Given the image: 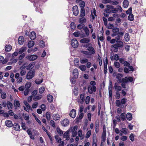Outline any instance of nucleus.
<instances>
[{
    "mask_svg": "<svg viewBox=\"0 0 146 146\" xmlns=\"http://www.w3.org/2000/svg\"><path fill=\"white\" fill-rule=\"evenodd\" d=\"M73 77H72L71 79L70 78V80L71 81V82H74L75 81V80L77 78L78 76V71L77 69H75L73 71Z\"/></svg>",
    "mask_w": 146,
    "mask_h": 146,
    "instance_id": "f257e3e1",
    "label": "nucleus"
},
{
    "mask_svg": "<svg viewBox=\"0 0 146 146\" xmlns=\"http://www.w3.org/2000/svg\"><path fill=\"white\" fill-rule=\"evenodd\" d=\"M96 83H90L91 85L92 86H89L88 87V91L89 93L92 94L93 92H95L96 90V86H94L96 84Z\"/></svg>",
    "mask_w": 146,
    "mask_h": 146,
    "instance_id": "f03ea898",
    "label": "nucleus"
},
{
    "mask_svg": "<svg viewBox=\"0 0 146 146\" xmlns=\"http://www.w3.org/2000/svg\"><path fill=\"white\" fill-rule=\"evenodd\" d=\"M46 77L43 74L41 73L39 74V76L37 80H36L35 82H45Z\"/></svg>",
    "mask_w": 146,
    "mask_h": 146,
    "instance_id": "7ed1b4c3",
    "label": "nucleus"
},
{
    "mask_svg": "<svg viewBox=\"0 0 146 146\" xmlns=\"http://www.w3.org/2000/svg\"><path fill=\"white\" fill-rule=\"evenodd\" d=\"M35 70H31L29 71L27 73L26 76V78L27 79H31L35 76Z\"/></svg>",
    "mask_w": 146,
    "mask_h": 146,
    "instance_id": "20e7f679",
    "label": "nucleus"
},
{
    "mask_svg": "<svg viewBox=\"0 0 146 146\" xmlns=\"http://www.w3.org/2000/svg\"><path fill=\"white\" fill-rule=\"evenodd\" d=\"M37 55H28L26 57V58L28 59L30 61H33L35 60L37 58Z\"/></svg>",
    "mask_w": 146,
    "mask_h": 146,
    "instance_id": "39448f33",
    "label": "nucleus"
},
{
    "mask_svg": "<svg viewBox=\"0 0 146 146\" xmlns=\"http://www.w3.org/2000/svg\"><path fill=\"white\" fill-rule=\"evenodd\" d=\"M123 44H119V43H116L115 44L112 45L111 47L114 48V51L117 52L118 50V47H122Z\"/></svg>",
    "mask_w": 146,
    "mask_h": 146,
    "instance_id": "423d86ee",
    "label": "nucleus"
},
{
    "mask_svg": "<svg viewBox=\"0 0 146 146\" xmlns=\"http://www.w3.org/2000/svg\"><path fill=\"white\" fill-rule=\"evenodd\" d=\"M71 44L74 48H77L78 45V42L77 40L75 38H73L71 41Z\"/></svg>",
    "mask_w": 146,
    "mask_h": 146,
    "instance_id": "0eeeda50",
    "label": "nucleus"
},
{
    "mask_svg": "<svg viewBox=\"0 0 146 146\" xmlns=\"http://www.w3.org/2000/svg\"><path fill=\"white\" fill-rule=\"evenodd\" d=\"M73 14L75 16H77L79 13L78 8L77 6H75L72 8Z\"/></svg>",
    "mask_w": 146,
    "mask_h": 146,
    "instance_id": "6e6552de",
    "label": "nucleus"
},
{
    "mask_svg": "<svg viewBox=\"0 0 146 146\" xmlns=\"http://www.w3.org/2000/svg\"><path fill=\"white\" fill-rule=\"evenodd\" d=\"M32 1L34 2V6L36 7V9H35V10L36 11L39 12L40 13H42L40 12V11H41V10H40V9L39 8V7L40 6V3H39V2H37L36 3H36H35V1H34V0H33L32 2Z\"/></svg>",
    "mask_w": 146,
    "mask_h": 146,
    "instance_id": "1a4fd4ad",
    "label": "nucleus"
},
{
    "mask_svg": "<svg viewBox=\"0 0 146 146\" xmlns=\"http://www.w3.org/2000/svg\"><path fill=\"white\" fill-rule=\"evenodd\" d=\"M87 50L90 53V55L91 54H94L95 53V50L94 48L92 46H89L88 47Z\"/></svg>",
    "mask_w": 146,
    "mask_h": 146,
    "instance_id": "9d476101",
    "label": "nucleus"
},
{
    "mask_svg": "<svg viewBox=\"0 0 146 146\" xmlns=\"http://www.w3.org/2000/svg\"><path fill=\"white\" fill-rule=\"evenodd\" d=\"M69 123V121L67 119H64L61 122V125L62 126L65 127L68 126Z\"/></svg>",
    "mask_w": 146,
    "mask_h": 146,
    "instance_id": "9b49d317",
    "label": "nucleus"
},
{
    "mask_svg": "<svg viewBox=\"0 0 146 146\" xmlns=\"http://www.w3.org/2000/svg\"><path fill=\"white\" fill-rule=\"evenodd\" d=\"M108 8L111 9V13H116L117 12V9L116 8H114L112 5L108 6Z\"/></svg>",
    "mask_w": 146,
    "mask_h": 146,
    "instance_id": "f8f14e48",
    "label": "nucleus"
},
{
    "mask_svg": "<svg viewBox=\"0 0 146 146\" xmlns=\"http://www.w3.org/2000/svg\"><path fill=\"white\" fill-rule=\"evenodd\" d=\"M83 30L85 33V35H84L83 37L88 36L90 34V31L88 28L86 27L83 28Z\"/></svg>",
    "mask_w": 146,
    "mask_h": 146,
    "instance_id": "ddd939ff",
    "label": "nucleus"
},
{
    "mask_svg": "<svg viewBox=\"0 0 146 146\" xmlns=\"http://www.w3.org/2000/svg\"><path fill=\"white\" fill-rule=\"evenodd\" d=\"M70 116L72 118H74L76 115V111L75 110L72 109L70 111Z\"/></svg>",
    "mask_w": 146,
    "mask_h": 146,
    "instance_id": "4468645a",
    "label": "nucleus"
},
{
    "mask_svg": "<svg viewBox=\"0 0 146 146\" xmlns=\"http://www.w3.org/2000/svg\"><path fill=\"white\" fill-rule=\"evenodd\" d=\"M13 127L14 129L17 131H19L20 130V126L18 123H15L13 125Z\"/></svg>",
    "mask_w": 146,
    "mask_h": 146,
    "instance_id": "2eb2a0df",
    "label": "nucleus"
},
{
    "mask_svg": "<svg viewBox=\"0 0 146 146\" xmlns=\"http://www.w3.org/2000/svg\"><path fill=\"white\" fill-rule=\"evenodd\" d=\"M112 83H110L109 87V94L110 97L112 98Z\"/></svg>",
    "mask_w": 146,
    "mask_h": 146,
    "instance_id": "dca6fc26",
    "label": "nucleus"
},
{
    "mask_svg": "<svg viewBox=\"0 0 146 146\" xmlns=\"http://www.w3.org/2000/svg\"><path fill=\"white\" fill-rule=\"evenodd\" d=\"M128 83H121V86L123 88H125L126 91H128L129 89V86H128Z\"/></svg>",
    "mask_w": 146,
    "mask_h": 146,
    "instance_id": "f3484780",
    "label": "nucleus"
},
{
    "mask_svg": "<svg viewBox=\"0 0 146 146\" xmlns=\"http://www.w3.org/2000/svg\"><path fill=\"white\" fill-rule=\"evenodd\" d=\"M5 125L8 127H11L13 126L12 122L9 120H7L5 122Z\"/></svg>",
    "mask_w": 146,
    "mask_h": 146,
    "instance_id": "a211bd4d",
    "label": "nucleus"
},
{
    "mask_svg": "<svg viewBox=\"0 0 146 146\" xmlns=\"http://www.w3.org/2000/svg\"><path fill=\"white\" fill-rule=\"evenodd\" d=\"M121 38L119 36L117 35L115 37V39H116V42L117 43H119L121 44H123V43L122 41L120 40V38Z\"/></svg>",
    "mask_w": 146,
    "mask_h": 146,
    "instance_id": "6ab92c4d",
    "label": "nucleus"
},
{
    "mask_svg": "<svg viewBox=\"0 0 146 146\" xmlns=\"http://www.w3.org/2000/svg\"><path fill=\"white\" fill-rule=\"evenodd\" d=\"M114 87L116 92H119L121 90V86H118L117 83H115Z\"/></svg>",
    "mask_w": 146,
    "mask_h": 146,
    "instance_id": "aec40b11",
    "label": "nucleus"
},
{
    "mask_svg": "<svg viewBox=\"0 0 146 146\" xmlns=\"http://www.w3.org/2000/svg\"><path fill=\"white\" fill-rule=\"evenodd\" d=\"M36 33L34 32H31L30 34V38L32 40H34L36 37Z\"/></svg>",
    "mask_w": 146,
    "mask_h": 146,
    "instance_id": "412c9836",
    "label": "nucleus"
},
{
    "mask_svg": "<svg viewBox=\"0 0 146 146\" xmlns=\"http://www.w3.org/2000/svg\"><path fill=\"white\" fill-rule=\"evenodd\" d=\"M69 131H66L63 135V137L66 138V140H68L70 139V137L69 135Z\"/></svg>",
    "mask_w": 146,
    "mask_h": 146,
    "instance_id": "4be33fe9",
    "label": "nucleus"
},
{
    "mask_svg": "<svg viewBox=\"0 0 146 146\" xmlns=\"http://www.w3.org/2000/svg\"><path fill=\"white\" fill-rule=\"evenodd\" d=\"M20 75L19 73H17L15 74V77L16 78H18V80L19 82H21L23 80L22 78L21 77H19Z\"/></svg>",
    "mask_w": 146,
    "mask_h": 146,
    "instance_id": "5701e85b",
    "label": "nucleus"
},
{
    "mask_svg": "<svg viewBox=\"0 0 146 146\" xmlns=\"http://www.w3.org/2000/svg\"><path fill=\"white\" fill-rule=\"evenodd\" d=\"M19 43L20 45H22L23 44L24 42V38L22 36H20L18 39Z\"/></svg>",
    "mask_w": 146,
    "mask_h": 146,
    "instance_id": "b1692460",
    "label": "nucleus"
},
{
    "mask_svg": "<svg viewBox=\"0 0 146 146\" xmlns=\"http://www.w3.org/2000/svg\"><path fill=\"white\" fill-rule=\"evenodd\" d=\"M53 118L55 120H58L60 119V118L59 115L58 113L54 114L52 116Z\"/></svg>",
    "mask_w": 146,
    "mask_h": 146,
    "instance_id": "393cba45",
    "label": "nucleus"
},
{
    "mask_svg": "<svg viewBox=\"0 0 146 146\" xmlns=\"http://www.w3.org/2000/svg\"><path fill=\"white\" fill-rule=\"evenodd\" d=\"M90 41V39L87 38H85L81 39L80 42L83 43H87Z\"/></svg>",
    "mask_w": 146,
    "mask_h": 146,
    "instance_id": "a878e982",
    "label": "nucleus"
},
{
    "mask_svg": "<svg viewBox=\"0 0 146 146\" xmlns=\"http://www.w3.org/2000/svg\"><path fill=\"white\" fill-rule=\"evenodd\" d=\"M26 50L27 48L26 47L23 46L19 49L18 53L19 54H21L22 53L25 51Z\"/></svg>",
    "mask_w": 146,
    "mask_h": 146,
    "instance_id": "bb28decb",
    "label": "nucleus"
},
{
    "mask_svg": "<svg viewBox=\"0 0 146 146\" xmlns=\"http://www.w3.org/2000/svg\"><path fill=\"white\" fill-rule=\"evenodd\" d=\"M126 118L129 121L131 120L132 119V115L130 113H128L126 114Z\"/></svg>",
    "mask_w": 146,
    "mask_h": 146,
    "instance_id": "cd10ccee",
    "label": "nucleus"
},
{
    "mask_svg": "<svg viewBox=\"0 0 146 146\" xmlns=\"http://www.w3.org/2000/svg\"><path fill=\"white\" fill-rule=\"evenodd\" d=\"M129 5L128 1L127 0H124L123 2V6L124 8H126Z\"/></svg>",
    "mask_w": 146,
    "mask_h": 146,
    "instance_id": "c85d7f7f",
    "label": "nucleus"
},
{
    "mask_svg": "<svg viewBox=\"0 0 146 146\" xmlns=\"http://www.w3.org/2000/svg\"><path fill=\"white\" fill-rule=\"evenodd\" d=\"M7 61L6 60H5L3 57L2 56H0V62L2 64H5Z\"/></svg>",
    "mask_w": 146,
    "mask_h": 146,
    "instance_id": "c756f323",
    "label": "nucleus"
},
{
    "mask_svg": "<svg viewBox=\"0 0 146 146\" xmlns=\"http://www.w3.org/2000/svg\"><path fill=\"white\" fill-rule=\"evenodd\" d=\"M47 99L48 101L49 102H52L53 100V97L51 95H48L47 96Z\"/></svg>",
    "mask_w": 146,
    "mask_h": 146,
    "instance_id": "7c9ffc66",
    "label": "nucleus"
},
{
    "mask_svg": "<svg viewBox=\"0 0 146 146\" xmlns=\"http://www.w3.org/2000/svg\"><path fill=\"white\" fill-rule=\"evenodd\" d=\"M5 50L6 51L9 52L12 49V46L10 45H6L5 47Z\"/></svg>",
    "mask_w": 146,
    "mask_h": 146,
    "instance_id": "2f4dec72",
    "label": "nucleus"
},
{
    "mask_svg": "<svg viewBox=\"0 0 146 146\" xmlns=\"http://www.w3.org/2000/svg\"><path fill=\"white\" fill-rule=\"evenodd\" d=\"M125 80L126 82H127L128 81H129L130 82H132L133 81V78L131 77H125Z\"/></svg>",
    "mask_w": 146,
    "mask_h": 146,
    "instance_id": "473e14b6",
    "label": "nucleus"
},
{
    "mask_svg": "<svg viewBox=\"0 0 146 146\" xmlns=\"http://www.w3.org/2000/svg\"><path fill=\"white\" fill-rule=\"evenodd\" d=\"M85 11L84 8H81L80 11V16L81 17H84L85 15Z\"/></svg>",
    "mask_w": 146,
    "mask_h": 146,
    "instance_id": "72a5a7b5",
    "label": "nucleus"
},
{
    "mask_svg": "<svg viewBox=\"0 0 146 146\" xmlns=\"http://www.w3.org/2000/svg\"><path fill=\"white\" fill-rule=\"evenodd\" d=\"M35 44L34 42L33 41H30L29 42L28 44V47L29 48H31Z\"/></svg>",
    "mask_w": 146,
    "mask_h": 146,
    "instance_id": "f704fd0d",
    "label": "nucleus"
},
{
    "mask_svg": "<svg viewBox=\"0 0 146 146\" xmlns=\"http://www.w3.org/2000/svg\"><path fill=\"white\" fill-rule=\"evenodd\" d=\"M7 106L9 110H10L12 108L13 104L12 103L9 101H8L7 102Z\"/></svg>",
    "mask_w": 146,
    "mask_h": 146,
    "instance_id": "c9c22d12",
    "label": "nucleus"
},
{
    "mask_svg": "<svg viewBox=\"0 0 146 146\" xmlns=\"http://www.w3.org/2000/svg\"><path fill=\"white\" fill-rule=\"evenodd\" d=\"M14 105L15 107H19L20 106L19 102L17 100H15V101Z\"/></svg>",
    "mask_w": 146,
    "mask_h": 146,
    "instance_id": "e433bc0d",
    "label": "nucleus"
},
{
    "mask_svg": "<svg viewBox=\"0 0 146 146\" xmlns=\"http://www.w3.org/2000/svg\"><path fill=\"white\" fill-rule=\"evenodd\" d=\"M79 68L82 71H84L86 69V66L84 65H81L79 66Z\"/></svg>",
    "mask_w": 146,
    "mask_h": 146,
    "instance_id": "4c0bfd02",
    "label": "nucleus"
},
{
    "mask_svg": "<svg viewBox=\"0 0 146 146\" xmlns=\"http://www.w3.org/2000/svg\"><path fill=\"white\" fill-rule=\"evenodd\" d=\"M108 5H108L106 6L107 8L105 9L104 11L105 12H106L107 13H111V9L108 8Z\"/></svg>",
    "mask_w": 146,
    "mask_h": 146,
    "instance_id": "58836bf2",
    "label": "nucleus"
},
{
    "mask_svg": "<svg viewBox=\"0 0 146 146\" xmlns=\"http://www.w3.org/2000/svg\"><path fill=\"white\" fill-rule=\"evenodd\" d=\"M124 38L126 41L128 42L129 40V34L127 33H126L124 36Z\"/></svg>",
    "mask_w": 146,
    "mask_h": 146,
    "instance_id": "ea45409f",
    "label": "nucleus"
},
{
    "mask_svg": "<svg viewBox=\"0 0 146 146\" xmlns=\"http://www.w3.org/2000/svg\"><path fill=\"white\" fill-rule=\"evenodd\" d=\"M34 66V64L33 63H30L27 67V70H30Z\"/></svg>",
    "mask_w": 146,
    "mask_h": 146,
    "instance_id": "a19ab883",
    "label": "nucleus"
},
{
    "mask_svg": "<svg viewBox=\"0 0 146 146\" xmlns=\"http://www.w3.org/2000/svg\"><path fill=\"white\" fill-rule=\"evenodd\" d=\"M115 104L116 106L118 107H119L122 105L121 103V101L119 100H116Z\"/></svg>",
    "mask_w": 146,
    "mask_h": 146,
    "instance_id": "79ce46f5",
    "label": "nucleus"
},
{
    "mask_svg": "<svg viewBox=\"0 0 146 146\" xmlns=\"http://www.w3.org/2000/svg\"><path fill=\"white\" fill-rule=\"evenodd\" d=\"M46 117L47 119L49 121L50 120L51 115L50 113L49 112H47L46 113Z\"/></svg>",
    "mask_w": 146,
    "mask_h": 146,
    "instance_id": "37998d69",
    "label": "nucleus"
},
{
    "mask_svg": "<svg viewBox=\"0 0 146 146\" xmlns=\"http://www.w3.org/2000/svg\"><path fill=\"white\" fill-rule=\"evenodd\" d=\"M120 118L122 121H125V113H122L120 115Z\"/></svg>",
    "mask_w": 146,
    "mask_h": 146,
    "instance_id": "c03bdc74",
    "label": "nucleus"
},
{
    "mask_svg": "<svg viewBox=\"0 0 146 146\" xmlns=\"http://www.w3.org/2000/svg\"><path fill=\"white\" fill-rule=\"evenodd\" d=\"M128 19L130 21H132L133 20V15L131 14H129L128 17Z\"/></svg>",
    "mask_w": 146,
    "mask_h": 146,
    "instance_id": "a18cd8bd",
    "label": "nucleus"
},
{
    "mask_svg": "<svg viewBox=\"0 0 146 146\" xmlns=\"http://www.w3.org/2000/svg\"><path fill=\"white\" fill-rule=\"evenodd\" d=\"M79 5L81 8H84V7L85 6V3L84 1H81L80 4Z\"/></svg>",
    "mask_w": 146,
    "mask_h": 146,
    "instance_id": "49530a36",
    "label": "nucleus"
},
{
    "mask_svg": "<svg viewBox=\"0 0 146 146\" xmlns=\"http://www.w3.org/2000/svg\"><path fill=\"white\" fill-rule=\"evenodd\" d=\"M116 8L117 9V12H122L123 9L121 6L117 5Z\"/></svg>",
    "mask_w": 146,
    "mask_h": 146,
    "instance_id": "de8ad7c7",
    "label": "nucleus"
},
{
    "mask_svg": "<svg viewBox=\"0 0 146 146\" xmlns=\"http://www.w3.org/2000/svg\"><path fill=\"white\" fill-rule=\"evenodd\" d=\"M114 66L116 68H119L120 67V64L118 62H114Z\"/></svg>",
    "mask_w": 146,
    "mask_h": 146,
    "instance_id": "09e8293b",
    "label": "nucleus"
},
{
    "mask_svg": "<svg viewBox=\"0 0 146 146\" xmlns=\"http://www.w3.org/2000/svg\"><path fill=\"white\" fill-rule=\"evenodd\" d=\"M91 130L88 131L87 132V133L86 135V138H89L91 134Z\"/></svg>",
    "mask_w": 146,
    "mask_h": 146,
    "instance_id": "8fccbe9b",
    "label": "nucleus"
},
{
    "mask_svg": "<svg viewBox=\"0 0 146 146\" xmlns=\"http://www.w3.org/2000/svg\"><path fill=\"white\" fill-rule=\"evenodd\" d=\"M79 21L80 23H84L86 22V19L84 17H82L80 19Z\"/></svg>",
    "mask_w": 146,
    "mask_h": 146,
    "instance_id": "3c124183",
    "label": "nucleus"
},
{
    "mask_svg": "<svg viewBox=\"0 0 146 146\" xmlns=\"http://www.w3.org/2000/svg\"><path fill=\"white\" fill-rule=\"evenodd\" d=\"M88 61V59L86 58H83L80 60V62L82 64H84L85 63L87 62Z\"/></svg>",
    "mask_w": 146,
    "mask_h": 146,
    "instance_id": "603ef678",
    "label": "nucleus"
},
{
    "mask_svg": "<svg viewBox=\"0 0 146 146\" xmlns=\"http://www.w3.org/2000/svg\"><path fill=\"white\" fill-rule=\"evenodd\" d=\"M39 45L40 47L43 48L45 46L44 42L42 40H40L39 42Z\"/></svg>",
    "mask_w": 146,
    "mask_h": 146,
    "instance_id": "864d4df0",
    "label": "nucleus"
},
{
    "mask_svg": "<svg viewBox=\"0 0 146 146\" xmlns=\"http://www.w3.org/2000/svg\"><path fill=\"white\" fill-rule=\"evenodd\" d=\"M121 132L125 135L127 133V129L126 128H122L121 130Z\"/></svg>",
    "mask_w": 146,
    "mask_h": 146,
    "instance_id": "5fc2aeb1",
    "label": "nucleus"
},
{
    "mask_svg": "<svg viewBox=\"0 0 146 146\" xmlns=\"http://www.w3.org/2000/svg\"><path fill=\"white\" fill-rule=\"evenodd\" d=\"M105 126H104L103 127V132L102 135V136H106V128L105 127Z\"/></svg>",
    "mask_w": 146,
    "mask_h": 146,
    "instance_id": "6e6d98bb",
    "label": "nucleus"
},
{
    "mask_svg": "<svg viewBox=\"0 0 146 146\" xmlns=\"http://www.w3.org/2000/svg\"><path fill=\"white\" fill-rule=\"evenodd\" d=\"M81 53H82L85 54L86 55H90V53H89V52L87 51H86L84 50H81Z\"/></svg>",
    "mask_w": 146,
    "mask_h": 146,
    "instance_id": "4d7b16f0",
    "label": "nucleus"
},
{
    "mask_svg": "<svg viewBox=\"0 0 146 146\" xmlns=\"http://www.w3.org/2000/svg\"><path fill=\"white\" fill-rule=\"evenodd\" d=\"M98 60L99 62L100 65L101 66L102 64V58L99 55H98Z\"/></svg>",
    "mask_w": 146,
    "mask_h": 146,
    "instance_id": "13d9d810",
    "label": "nucleus"
},
{
    "mask_svg": "<svg viewBox=\"0 0 146 146\" xmlns=\"http://www.w3.org/2000/svg\"><path fill=\"white\" fill-rule=\"evenodd\" d=\"M45 90L44 88L43 87H41L39 89V92L40 94H42L43 93Z\"/></svg>",
    "mask_w": 146,
    "mask_h": 146,
    "instance_id": "bf43d9fd",
    "label": "nucleus"
},
{
    "mask_svg": "<svg viewBox=\"0 0 146 146\" xmlns=\"http://www.w3.org/2000/svg\"><path fill=\"white\" fill-rule=\"evenodd\" d=\"M31 86V83H26L25 86V88L26 89H28Z\"/></svg>",
    "mask_w": 146,
    "mask_h": 146,
    "instance_id": "052dcab7",
    "label": "nucleus"
},
{
    "mask_svg": "<svg viewBox=\"0 0 146 146\" xmlns=\"http://www.w3.org/2000/svg\"><path fill=\"white\" fill-rule=\"evenodd\" d=\"M90 101V97L89 96H87L85 100V102L86 104H88L89 103Z\"/></svg>",
    "mask_w": 146,
    "mask_h": 146,
    "instance_id": "680f3d73",
    "label": "nucleus"
},
{
    "mask_svg": "<svg viewBox=\"0 0 146 146\" xmlns=\"http://www.w3.org/2000/svg\"><path fill=\"white\" fill-rule=\"evenodd\" d=\"M132 9L131 7H130L126 11V13L127 14H131L132 12Z\"/></svg>",
    "mask_w": 146,
    "mask_h": 146,
    "instance_id": "e2e57ef3",
    "label": "nucleus"
},
{
    "mask_svg": "<svg viewBox=\"0 0 146 146\" xmlns=\"http://www.w3.org/2000/svg\"><path fill=\"white\" fill-rule=\"evenodd\" d=\"M124 32H118L117 33V35L119 36H120L121 37H122L123 35L124 34Z\"/></svg>",
    "mask_w": 146,
    "mask_h": 146,
    "instance_id": "0e129e2a",
    "label": "nucleus"
},
{
    "mask_svg": "<svg viewBox=\"0 0 146 146\" xmlns=\"http://www.w3.org/2000/svg\"><path fill=\"white\" fill-rule=\"evenodd\" d=\"M57 132L60 134H62L63 133V131L61 130L59 127L57 128Z\"/></svg>",
    "mask_w": 146,
    "mask_h": 146,
    "instance_id": "69168bd1",
    "label": "nucleus"
},
{
    "mask_svg": "<svg viewBox=\"0 0 146 146\" xmlns=\"http://www.w3.org/2000/svg\"><path fill=\"white\" fill-rule=\"evenodd\" d=\"M134 136L133 133H131L129 136V138L130 140L132 141H134Z\"/></svg>",
    "mask_w": 146,
    "mask_h": 146,
    "instance_id": "338daca9",
    "label": "nucleus"
},
{
    "mask_svg": "<svg viewBox=\"0 0 146 146\" xmlns=\"http://www.w3.org/2000/svg\"><path fill=\"white\" fill-rule=\"evenodd\" d=\"M84 26V24L81 23L77 26V28L79 29H82Z\"/></svg>",
    "mask_w": 146,
    "mask_h": 146,
    "instance_id": "774afa93",
    "label": "nucleus"
}]
</instances>
